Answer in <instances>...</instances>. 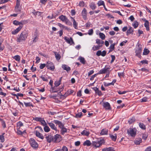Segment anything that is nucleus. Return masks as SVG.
Segmentation results:
<instances>
[{"instance_id": "62", "label": "nucleus", "mask_w": 151, "mask_h": 151, "mask_svg": "<svg viewBox=\"0 0 151 151\" xmlns=\"http://www.w3.org/2000/svg\"><path fill=\"white\" fill-rule=\"evenodd\" d=\"M140 63H141L142 64H148V61L147 60H142L140 62Z\"/></svg>"}, {"instance_id": "3", "label": "nucleus", "mask_w": 151, "mask_h": 151, "mask_svg": "<svg viewBox=\"0 0 151 151\" xmlns=\"http://www.w3.org/2000/svg\"><path fill=\"white\" fill-rule=\"evenodd\" d=\"M19 36L17 41V42H20L26 40L28 36V33L26 30H24Z\"/></svg>"}, {"instance_id": "59", "label": "nucleus", "mask_w": 151, "mask_h": 151, "mask_svg": "<svg viewBox=\"0 0 151 151\" xmlns=\"http://www.w3.org/2000/svg\"><path fill=\"white\" fill-rule=\"evenodd\" d=\"M127 92V91H124L122 92L121 91H120V90L119 91H118V93L119 94H121V95L125 94Z\"/></svg>"}, {"instance_id": "22", "label": "nucleus", "mask_w": 151, "mask_h": 151, "mask_svg": "<svg viewBox=\"0 0 151 151\" xmlns=\"http://www.w3.org/2000/svg\"><path fill=\"white\" fill-rule=\"evenodd\" d=\"M90 132L87 130H84L81 132V134L83 136H88L90 134Z\"/></svg>"}, {"instance_id": "46", "label": "nucleus", "mask_w": 151, "mask_h": 151, "mask_svg": "<svg viewBox=\"0 0 151 151\" xmlns=\"http://www.w3.org/2000/svg\"><path fill=\"white\" fill-rule=\"evenodd\" d=\"M100 38L102 40H104L105 38V35L102 33H100L99 34Z\"/></svg>"}, {"instance_id": "55", "label": "nucleus", "mask_w": 151, "mask_h": 151, "mask_svg": "<svg viewBox=\"0 0 151 151\" xmlns=\"http://www.w3.org/2000/svg\"><path fill=\"white\" fill-rule=\"evenodd\" d=\"M111 60L110 62V63H112L115 60V57L114 55H111Z\"/></svg>"}, {"instance_id": "15", "label": "nucleus", "mask_w": 151, "mask_h": 151, "mask_svg": "<svg viewBox=\"0 0 151 151\" xmlns=\"http://www.w3.org/2000/svg\"><path fill=\"white\" fill-rule=\"evenodd\" d=\"M87 11L86 9L84 8L83 9L81 12V14L82 17L84 20H86L87 19Z\"/></svg>"}, {"instance_id": "11", "label": "nucleus", "mask_w": 151, "mask_h": 151, "mask_svg": "<svg viewBox=\"0 0 151 151\" xmlns=\"http://www.w3.org/2000/svg\"><path fill=\"white\" fill-rule=\"evenodd\" d=\"M29 142L31 146L34 148H36L38 147V144L34 139L33 138L30 139Z\"/></svg>"}, {"instance_id": "20", "label": "nucleus", "mask_w": 151, "mask_h": 151, "mask_svg": "<svg viewBox=\"0 0 151 151\" xmlns=\"http://www.w3.org/2000/svg\"><path fill=\"white\" fill-rule=\"evenodd\" d=\"M142 142V139L140 138H136L134 141L135 145H139Z\"/></svg>"}, {"instance_id": "57", "label": "nucleus", "mask_w": 151, "mask_h": 151, "mask_svg": "<svg viewBox=\"0 0 151 151\" xmlns=\"http://www.w3.org/2000/svg\"><path fill=\"white\" fill-rule=\"evenodd\" d=\"M42 12L39 11H37L36 12H35L34 13V14L35 15H38V16H40L41 15Z\"/></svg>"}, {"instance_id": "54", "label": "nucleus", "mask_w": 151, "mask_h": 151, "mask_svg": "<svg viewBox=\"0 0 151 151\" xmlns=\"http://www.w3.org/2000/svg\"><path fill=\"white\" fill-rule=\"evenodd\" d=\"M46 66V64H41L40 66V69H43Z\"/></svg>"}, {"instance_id": "13", "label": "nucleus", "mask_w": 151, "mask_h": 151, "mask_svg": "<svg viewBox=\"0 0 151 151\" xmlns=\"http://www.w3.org/2000/svg\"><path fill=\"white\" fill-rule=\"evenodd\" d=\"M64 39L66 42L70 45H74V43L73 42L72 37H70V38L67 37H65Z\"/></svg>"}, {"instance_id": "37", "label": "nucleus", "mask_w": 151, "mask_h": 151, "mask_svg": "<svg viewBox=\"0 0 151 151\" xmlns=\"http://www.w3.org/2000/svg\"><path fill=\"white\" fill-rule=\"evenodd\" d=\"M135 121V118L134 117H132L129 119V120L128 121V122L129 124H131L134 122Z\"/></svg>"}, {"instance_id": "1", "label": "nucleus", "mask_w": 151, "mask_h": 151, "mask_svg": "<svg viewBox=\"0 0 151 151\" xmlns=\"http://www.w3.org/2000/svg\"><path fill=\"white\" fill-rule=\"evenodd\" d=\"M104 140L102 139H97L96 141H93L92 143L89 140H86L85 141L83 145L84 146L86 145L88 146H90L91 145L94 147H99L102 145V144L104 143Z\"/></svg>"}, {"instance_id": "61", "label": "nucleus", "mask_w": 151, "mask_h": 151, "mask_svg": "<svg viewBox=\"0 0 151 151\" xmlns=\"http://www.w3.org/2000/svg\"><path fill=\"white\" fill-rule=\"evenodd\" d=\"M92 49L94 51H95L99 49L97 46L94 45L93 47H92Z\"/></svg>"}, {"instance_id": "64", "label": "nucleus", "mask_w": 151, "mask_h": 151, "mask_svg": "<svg viewBox=\"0 0 151 151\" xmlns=\"http://www.w3.org/2000/svg\"><path fill=\"white\" fill-rule=\"evenodd\" d=\"M145 151H151V146L147 147L145 150Z\"/></svg>"}, {"instance_id": "30", "label": "nucleus", "mask_w": 151, "mask_h": 151, "mask_svg": "<svg viewBox=\"0 0 151 151\" xmlns=\"http://www.w3.org/2000/svg\"><path fill=\"white\" fill-rule=\"evenodd\" d=\"M89 6L92 10L95 9L96 8V6L94 2H91L89 4Z\"/></svg>"}, {"instance_id": "45", "label": "nucleus", "mask_w": 151, "mask_h": 151, "mask_svg": "<svg viewBox=\"0 0 151 151\" xmlns=\"http://www.w3.org/2000/svg\"><path fill=\"white\" fill-rule=\"evenodd\" d=\"M96 42L98 44H103L104 43V42L103 41L99 39L96 40Z\"/></svg>"}, {"instance_id": "26", "label": "nucleus", "mask_w": 151, "mask_h": 151, "mask_svg": "<svg viewBox=\"0 0 151 151\" xmlns=\"http://www.w3.org/2000/svg\"><path fill=\"white\" fill-rule=\"evenodd\" d=\"M36 135L37 137L42 139H44V137L39 132L37 131H36Z\"/></svg>"}, {"instance_id": "17", "label": "nucleus", "mask_w": 151, "mask_h": 151, "mask_svg": "<svg viewBox=\"0 0 151 151\" xmlns=\"http://www.w3.org/2000/svg\"><path fill=\"white\" fill-rule=\"evenodd\" d=\"M46 138L48 142L49 143L51 142H53V136L51 135H48L46 136Z\"/></svg>"}, {"instance_id": "42", "label": "nucleus", "mask_w": 151, "mask_h": 151, "mask_svg": "<svg viewBox=\"0 0 151 151\" xmlns=\"http://www.w3.org/2000/svg\"><path fill=\"white\" fill-rule=\"evenodd\" d=\"M83 116V114L81 112H78L76 114L75 117L77 118H80L82 117Z\"/></svg>"}, {"instance_id": "41", "label": "nucleus", "mask_w": 151, "mask_h": 151, "mask_svg": "<svg viewBox=\"0 0 151 151\" xmlns=\"http://www.w3.org/2000/svg\"><path fill=\"white\" fill-rule=\"evenodd\" d=\"M24 103L25 106L26 107L31 106L33 107V104L30 102L26 103L24 102Z\"/></svg>"}, {"instance_id": "48", "label": "nucleus", "mask_w": 151, "mask_h": 151, "mask_svg": "<svg viewBox=\"0 0 151 151\" xmlns=\"http://www.w3.org/2000/svg\"><path fill=\"white\" fill-rule=\"evenodd\" d=\"M85 5V3L83 1H80L79 2L78 6L81 7H83Z\"/></svg>"}, {"instance_id": "24", "label": "nucleus", "mask_w": 151, "mask_h": 151, "mask_svg": "<svg viewBox=\"0 0 151 151\" xmlns=\"http://www.w3.org/2000/svg\"><path fill=\"white\" fill-rule=\"evenodd\" d=\"M116 80L115 79H114L112 81L111 83H105L104 85L106 86H108L111 85L113 86L114 85V84L116 82Z\"/></svg>"}, {"instance_id": "28", "label": "nucleus", "mask_w": 151, "mask_h": 151, "mask_svg": "<svg viewBox=\"0 0 151 151\" xmlns=\"http://www.w3.org/2000/svg\"><path fill=\"white\" fill-rule=\"evenodd\" d=\"M133 30L132 28L131 27H129V29L127 32V35H128L129 34H133Z\"/></svg>"}, {"instance_id": "16", "label": "nucleus", "mask_w": 151, "mask_h": 151, "mask_svg": "<svg viewBox=\"0 0 151 151\" xmlns=\"http://www.w3.org/2000/svg\"><path fill=\"white\" fill-rule=\"evenodd\" d=\"M103 107L106 110H111V108L109 103L108 102L104 103L103 105Z\"/></svg>"}, {"instance_id": "23", "label": "nucleus", "mask_w": 151, "mask_h": 151, "mask_svg": "<svg viewBox=\"0 0 151 151\" xmlns=\"http://www.w3.org/2000/svg\"><path fill=\"white\" fill-rule=\"evenodd\" d=\"M108 133V129H103L101 130L100 134L101 135H105L107 134Z\"/></svg>"}, {"instance_id": "18", "label": "nucleus", "mask_w": 151, "mask_h": 151, "mask_svg": "<svg viewBox=\"0 0 151 151\" xmlns=\"http://www.w3.org/2000/svg\"><path fill=\"white\" fill-rule=\"evenodd\" d=\"M93 89L95 91L96 93L99 96L102 95V92L99 90L98 88L96 87H94Z\"/></svg>"}, {"instance_id": "21", "label": "nucleus", "mask_w": 151, "mask_h": 151, "mask_svg": "<svg viewBox=\"0 0 151 151\" xmlns=\"http://www.w3.org/2000/svg\"><path fill=\"white\" fill-rule=\"evenodd\" d=\"M71 18V20L72 21H73V24L74 27L75 29H77L78 28V23L76 22L75 19L72 17H70Z\"/></svg>"}, {"instance_id": "2", "label": "nucleus", "mask_w": 151, "mask_h": 151, "mask_svg": "<svg viewBox=\"0 0 151 151\" xmlns=\"http://www.w3.org/2000/svg\"><path fill=\"white\" fill-rule=\"evenodd\" d=\"M53 122L58 124L59 127L61 129L60 132L62 135H63L65 133H67V129L65 127L64 124L61 122L57 120H54Z\"/></svg>"}, {"instance_id": "40", "label": "nucleus", "mask_w": 151, "mask_h": 151, "mask_svg": "<svg viewBox=\"0 0 151 151\" xmlns=\"http://www.w3.org/2000/svg\"><path fill=\"white\" fill-rule=\"evenodd\" d=\"M45 127L44 128V131L45 132H49L50 130V128L48 127L47 126V125L45 126H44Z\"/></svg>"}, {"instance_id": "58", "label": "nucleus", "mask_w": 151, "mask_h": 151, "mask_svg": "<svg viewBox=\"0 0 151 151\" xmlns=\"http://www.w3.org/2000/svg\"><path fill=\"white\" fill-rule=\"evenodd\" d=\"M93 33V30L92 29H91L88 31V34L89 35H92Z\"/></svg>"}, {"instance_id": "39", "label": "nucleus", "mask_w": 151, "mask_h": 151, "mask_svg": "<svg viewBox=\"0 0 151 151\" xmlns=\"http://www.w3.org/2000/svg\"><path fill=\"white\" fill-rule=\"evenodd\" d=\"M13 58L16 61H19L20 59V57L19 55H17L13 57Z\"/></svg>"}, {"instance_id": "52", "label": "nucleus", "mask_w": 151, "mask_h": 151, "mask_svg": "<svg viewBox=\"0 0 151 151\" xmlns=\"http://www.w3.org/2000/svg\"><path fill=\"white\" fill-rule=\"evenodd\" d=\"M61 82L60 81H56L54 83V85L56 87L59 86Z\"/></svg>"}, {"instance_id": "63", "label": "nucleus", "mask_w": 151, "mask_h": 151, "mask_svg": "<svg viewBox=\"0 0 151 151\" xmlns=\"http://www.w3.org/2000/svg\"><path fill=\"white\" fill-rule=\"evenodd\" d=\"M147 101V98L144 97L142 98L141 99V102H145Z\"/></svg>"}, {"instance_id": "12", "label": "nucleus", "mask_w": 151, "mask_h": 151, "mask_svg": "<svg viewBox=\"0 0 151 151\" xmlns=\"http://www.w3.org/2000/svg\"><path fill=\"white\" fill-rule=\"evenodd\" d=\"M110 66L107 68H106V66H105V68L103 69L100 70L99 71V73L100 74H105L106 73H108V72H110Z\"/></svg>"}, {"instance_id": "31", "label": "nucleus", "mask_w": 151, "mask_h": 151, "mask_svg": "<svg viewBox=\"0 0 151 151\" xmlns=\"http://www.w3.org/2000/svg\"><path fill=\"white\" fill-rule=\"evenodd\" d=\"M144 26L146 28L147 31L150 30V27L149 26V22L148 21H146L144 23Z\"/></svg>"}, {"instance_id": "38", "label": "nucleus", "mask_w": 151, "mask_h": 151, "mask_svg": "<svg viewBox=\"0 0 151 151\" xmlns=\"http://www.w3.org/2000/svg\"><path fill=\"white\" fill-rule=\"evenodd\" d=\"M17 133L18 134L22 135V134L25 132V130H24L22 132L20 130V129L17 128Z\"/></svg>"}, {"instance_id": "56", "label": "nucleus", "mask_w": 151, "mask_h": 151, "mask_svg": "<svg viewBox=\"0 0 151 151\" xmlns=\"http://www.w3.org/2000/svg\"><path fill=\"white\" fill-rule=\"evenodd\" d=\"M32 37H39V35L38 34V32L37 30L34 33V34L32 36Z\"/></svg>"}, {"instance_id": "9", "label": "nucleus", "mask_w": 151, "mask_h": 151, "mask_svg": "<svg viewBox=\"0 0 151 151\" xmlns=\"http://www.w3.org/2000/svg\"><path fill=\"white\" fill-rule=\"evenodd\" d=\"M51 90L50 91L52 93H57L58 91H61L63 90V88H57V87L54 86V87L51 88Z\"/></svg>"}, {"instance_id": "35", "label": "nucleus", "mask_w": 151, "mask_h": 151, "mask_svg": "<svg viewBox=\"0 0 151 151\" xmlns=\"http://www.w3.org/2000/svg\"><path fill=\"white\" fill-rule=\"evenodd\" d=\"M17 128L20 129V127L23 126V124L21 121H19L17 123Z\"/></svg>"}, {"instance_id": "60", "label": "nucleus", "mask_w": 151, "mask_h": 151, "mask_svg": "<svg viewBox=\"0 0 151 151\" xmlns=\"http://www.w3.org/2000/svg\"><path fill=\"white\" fill-rule=\"evenodd\" d=\"M67 92L68 95H69L71 94L73 92V91L71 89H69L68 91Z\"/></svg>"}, {"instance_id": "36", "label": "nucleus", "mask_w": 151, "mask_h": 151, "mask_svg": "<svg viewBox=\"0 0 151 151\" xmlns=\"http://www.w3.org/2000/svg\"><path fill=\"white\" fill-rule=\"evenodd\" d=\"M115 135H113L110 134V137L111 138V139L114 141H115L116 140V139L117 138L116 134H114Z\"/></svg>"}, {"instance_id": "6", "label": "nucleus", "mask_w": 151, "mask_h": 151, "mask_svg": "<svg viewBox=\"0 0 151 151\" xmlns=\"http://www.w3.org/2000/svg\"><path fill=\"white\" fill-rule=\"evenodd\" d=\"M62 139V136L59 134H56L53 136V142L54 143L59 142Z\"/></svg>"}, {"instance_id": "53", "label": "nucleus", "mask_w": 151, "mask_h": 151, "mask_svg": "<svg viewBox=\"0 0 151 151\" xmlns=\"http://www.w3.org/2000/svg\"><path fill=\"white\" fill-rule=\"evenodd\" d=\"M118 76L120 78H121L122 77H124V72L122 73H118Z\"/></svg>"}, {"instance_id": "7", "label": "nucleus", "mask_w": 151, "mask_h": 151, "mask_svg": "<svg viewBox=\"0 0 151 151\" xmlns=\"http://www.w3.org/2000/svg\"><path fill=\"white\" fill-rule=\"evenodd\" d=\"M33 120L40 122L41 125L43 126L47 125V124L45 121L44 120V118L41 117H35L33 118Z\"/></svg>"}, {"instance_id": "25", "label": "nucleus", "mask_w": 151, "mask_h": 151, "mask_svg": "<svg viewBox=\"0 0 151 151\" xmlns=\"http://www.w3.org/2000/svg\"><path fill=\"white\" fill-rule=\"evenodd\" d=\"M54 151H68V148L65 146H63L62 148L58 149Z\"/></svg>"}, {"instance_id": "27", "label": "nucleus", "mask_w": 151, "mask_h": 151, "mask_svg": "<svg viewBox=\"0 0 151 151\" xmlns=\"http://www.w3.org/2000/svg\"><path fill=\"white\" fill-rule=\"evenodd\" d=\"M59 19H60L63 22H65V21L68 20L67 18L65 16L63 15H62L60 16L59 17Z\"/></svg>"}, {"instance_id": "47", "label": "nucleus", "mask_w": 151, "mask_h": 151, "mask_svg": "<svg viewBox=\"0 0 151 151\" xmlns=\"http://www.w3.org/2000/svg\"><path fill=\"white\" fill-rule=\"evenodd\" d=\"M138 22L137 21H135L134 24H132V25L134 28H136L138 27Z\"/></svg>"}, {"instance_id": "14", "label": "nucleus", "mask_w": 151, "mask_h": 151, "mask_svg": "<svg viewBox=\"0 0 151 151\" xmlns=\"http://www.w3.org/2000/svg\"><path fill=\"white\" fill-rule=\"evenodd\" d=\"M53 122V121L50 122H47V124L51 129L55 131H57L58 130L57 128L55 126V124L53 123H54Z\"/></svg>"}, {"instance_id": "44", "label": "nucleus", "mask_w": 151, "mask_h": 151, "mask_svg": "<svg viewBox=\"0 0 151 151\" xmlns=\"http://www.w3.org/2000/svg\"><path fill=\"white\" fill-rule=\"evenodd\" d=\"M149 50L147 49H145L143 52V55H147L149 53Z\"/></svg>"}, {"instance_id": "10", "label": "nucleus", "mask_w": 151, "mask_h": 151, "mask_svg": "<svg viewBox=\"0 0 151 151\" xmlns=\"http://www.w3.org/2000/svg\"><path fill=\"white\" fill-rule=\"evenodd\" d=\"M142 51V48L141 45L140 44H139L137 47H136V49L135 53L136 55L139 57L140 56V54Z\"/></svg>"}, {"instance_id": "33", "label": "nucleus", "mask_w": 151, "mask_h": 151, "mask_svg": "<svg viewBox=\"0 0 151 151\" xmlns=\"http://www.w3.org/2000/svg\"><path fill=\"white\" fill-rule=\"evenodd\" d=\"M78 60L83 64H85L86 61L84 58L80 56L79 57Z\"/></svg>"}, {"instance_id": "8", "label": "nucleus", "mask_w": 151, "mask_h": 151, "mask_svg": "<svg viewBox=\"0 0 151 151\" xmlns=\"http://www.w3.org/2000/svg\"><path fill=\"white\" fill-rule=\"evenodd\" d=\"M46 67L47 69L52 71L54 70L55 68L53 63L50 61H48L47 62Z\"/></svg>"}, {"instance_id": "4", "label": "nucleus", "mask_w": 151, "mask_h": 151, "mask_svg": "<svg viewBox=\"0 0 151 151\" xmlns=\"http://www.w3.org/2000/svg\"><path fill=\"white\" fill-rule=\"evenodd\" d=\"M13 24L15 25H19L18 28L12 32V34L14 35L20 31L23 27V24L22 22H19L18 21L16 20L13 21Z\"/></svg>"}, {"instance_id": "32", "label": "nucleus", "mask_w": 151, "mask_h": 151, "mask_svg": "<svg viewBox=\"0 0 151 151\" xmlns=\"http://www.w3.org/2000/svg\"><path fill=\"white\" fill-rule=\"evenodd\" d=\"M54 53L55 54V57L56 60L58 61L61 58L60 55L55 52H54Z\"/></svg>"}, {"instance_id": "50", "label": "nucleus", "mask_w": 151, "mask_h": 151, "mask_svg": "<svg viewBox=\"0 0 151 151\" xmlns=\"http://www.w3.org/2000/svg\"><path fill=\"white\" fill-rule=\"evenodd\" d=\"M115 43H114L113 44H111L110 47V51H112L113 50H114V46L115 45Z\"/></svg>"}, {"instance_id": "29", "label": "nucleus", "mask_w": 151, "mask_h": 151, "mask_svg": "<svg viewBox=\"0 0 151 151\" xmlns=\"http://www.w3.org/2000/svg\"><path fill=\"white\" fill-rule=\"evenodd\" d=\"M102 151H114V150L113 147H110L103 149Z\"/></svg>"}, {"instance_id": "34", "label": "nucleus", "mask_w": 151, "mask_h": 151, "mask_svg": "<svg viewBox=\"0 0 151 151\" xmlns=\"http://www.w3.org/2000/svg\"><path fill=\"white\" fill-rule=\"evenodd\" d=\"M139 127L142 129L145 130L146 129V126L143 123L140 122L139 123Z\"/></svg>"}, {"instance_id": "51", "label": "nucleus", "mask_w": 151, "mask_h": 151, "mask_svg": "<svg viewBox=\"0 0 151 151\" xmlns=\"http://www.w3.org/2000/svg\"><path fill=\"white\" fill-rule=\"evenodd\" d=\"M38 37H32V42L33 43H35L38 40Z\"/></svg>"}, {"instance_id": "43", "label": "nucleus", "mask_w": 151, "mask_h": 151, "mask_svg": "<svg viewBox=\"0 0 151 151\" xmlns=\"http://www.w3.org/2000/svg\"><path fill=\"white\" fill-rule=\"evenodd\" d=\"M98 5L99 6L101 5L103 6L105 4L104 2L102 0L99 1L97 3Z\"/></svg>"}, {"instance_id": "49", "label": "nucleus", "mask_w": 151, "mask_h": 151, "mask_svg": "<svg viewBox=\"0 0 151 151\" xmlns=\"http://www.w3.org/2000/svg\"><path fill=\"white\" fill-rule=\"evenodd\" d=\"M40 77L42 78V79L43 80V81H48V80L47 79V78L46 77H45V76L42 75L40 76Z\"/></svg>"}, {"instance_id": "5", "label": "nucleus", "mask_w": 151, "mask_h": 151, "mask_svg": "<svg viewBox=\"0 0 151 151\" xmlns=\"http://www.w3.org/2000/svg\"><path fill=\"white\" fill-rule=\"evenodd\" d=\"M127 133L128 135L134 137L137 134V130L135 128H130L127 130Z\"/></svg>"}, {"instance_id": "19", "label": "nucleus", "mask_w": 151, "mask_h": 151, "mask_svg": "<svg viewBox=\"0 0 151 151\" xmlns=\"http://www.w3.org/2000/svg\"><path fill=\"white\" fill-rule=\"evenodd\" d=\"M62 67L64 70H66L67 72L71 70L70 67L65 64L62 65Z\"/></svg>"}]
</instances>
